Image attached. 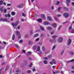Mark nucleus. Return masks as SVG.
<instances>
[{
	"label": "nucleus",
	"instance_id": "f257e3e1",
	"mask_svg": "<svg viewBox=\"0 0 74 74\" xmlns=\"http://www.w3.org/2000/svg\"><path fill=\"white\" fill-rule=\"evenodd\" d=\"M69 14L66 13H65L63 14V16L65 18H68V17H69Z\"/></svg>",
	"mask_w": 74,
	"mask_h": 74
},
{
	"label": "nucleus",
	"instance_id": "f03ea898",
	"mask_svg": "<svg viewBox=\"0 0 74 74\" xmlns=\"http://www.w3.org/2000/svg\"><path fill=\"white\" fill-rule=\"evenodd\" d=\"M16 35L17 36H18V38L19 39L20 38H21V36L20 35V33L18 31H17L16 32Z\"/></svg>",
	"mask_w": 74,
	"mask_h": 74
},
{
	"label": "nucleus",
	"instance_id": "7ed1b4c3",
	"mask_svg": "<svg viewBox=\"0 0 74 74\" xmlns=\"http://www.w3.org/2000/svg\"><path fill=\"white\" fill-rule=\"evenodd\" d=\"M62 41H63V38L62 37L59 38L58 40V41L60 42H62Z\"/></svg>",
	"mask_w": 74,
	"mask_h": 74
},
{
	"label": "nucleus",
	"instance_id": "20e7f679",
	"mask_svg": "<svg viewBox=\"0 0 74 74\" xmlns=\"http://www.w3.org/2000/svg\"><path fill=\"white\" fill-rule=\"evenodd\" d=\"M71 43V40L70 39H69L68 42L67 43V45H69Z\"/></svg>",
	"mask_w": 74,
	"mask_h": 74
},
{
	"label": "nucleus",
	"instance_id": "39448f33",
	"mask_svg": "<svg viewBox=\"0 0 74 74\" xmlns=\"http://www.w3.org/2000/svg\"><path fill=\"white\" fill-rule=\"evenodd\" d=\"M66 4L68 6H69V3H70V2H71V1H70V0H66Z\"/></svg>",
	"mask_w": 74,
	"mask_h": 74
},
{
	"label": "nucleus",
	"instance_id": "423d86ee",
	"mask_svg": "<svg viewBox=\"0 0 74 74\" xmlns=\"http://www.w3.org/2000/svg\"><path fill=\"white\" fill-rule=\"evenodd\" d=\"M52 26H53V27H56L57 25L56 23H54L52 25Z\"/></svg>",
	"mask_w": 74,
	"mask_h": 74
},
{
	"label": "nucleus",
	"instance_id": "0eeeda50",
	"mask_svg": "<svg viewBox=\"0 0 74 74\" xmlns=\"http://www.w3.org/2000/svg\"><path fill=\"white\" fill-rule=\"evenodd\" d=\"M47 19L49 21H51L52 20V18L50 16H48L47 17Z\"/></svg>",
	"mask_w": 74,
	"mask_h": 74
},
{
	"label": "nucleus",
	"instance_id": "6e6552de",
	"mask_svg": "<svg viewBox=\"0 0 74 74\" xmlns=\"http://www.w3.org/2000/svg\"><path fill=\"white\" fill-rule=\"evenodd\" d=\"M23 4H21L20 5H18L17 6V7L18 8H22L23 7Z\"/></svg>",
	"mask_w": 74,
	"mask_h": 74
},
{
	"label": "nucleus",
	"instance_id": "1a4fd4ad",
	"mask_svg": "<svg viewBox=\"0 0 74 74\" xmlns=\"http://www.w3.org/2000/svg\"><path fill=\"white\" fill-rule=\"evenodd\" d=\"M3 8H3V7L2 6L1 8H0V11H1V12H4Z\"/></svg>",
	"mask_w": 74,
	"mask_h": 74
},
{
	"label": "nucleus",
	"instance_id": "9d476101",
	"mask_svg": "<svg viewBox=\"0 0 74 74\" xmlns=\"http://www.w3.org/2000/svg\"><path fill=\"white\" fill-rule=\"evenodd\" d=\"M44 24L45 25H49V23L48 22L45 21L44 22Z\"/></svg>",
	"mask_w": 74,
	"mask_h": 74
},
{
	"label": "nucleus",
	"instance_id": "9b49d317",
	"mask_svg": "<svg viewBox=\"0 0 74 74\" xmlns=\"http://www.w3.org/2000/svg\"><path fill=\"white\" fill-rule=\"evenodd\" d=\"M36 51H40V47L39 46H38V48Z\"/></svg>",
	"mask_w": 74,
	"mask_h": 74
},
{
	"label": "nucleus",
	"instance_id": "f8f14e48",
	"mask_svg": "<svg viewBox=\"0 0 74 74\" xmlns=\"http://www.w3.org/2000/svg\"><path fill=\"white\" fill-rule=\"evenodd\" d=\"M42 16V18L43 19H45V15L44 14H42L41 15Z\"/></svg>",
	"mask_w": 74,
	"mask_h": 74
},
{
	"label": "nucleus",
	"instance_id": "ddd939ff",
	"mask_svg": "<svg viewBox=\"0 0 74 74\" xmlns=\"http://www.w3.org/2000/svg\"><path fill=\"white\" fill-rule=\"evenodd\" d=\"M18 23H19V22L16 21L15 24V26H17L18 25Z\"/></svg>",
	"mask_w": 74,
	"mask_h": 74
},
{
	"label": "nucleus",
	"instance_id": "4468645a",
	"mask_svg": "<svg viewBox=\"0 0 74 74\" xmlns=\"http://www.w3.org/2000/svg\"><path fill=\"white\" fill-rule=\"evenodd\" d=\"M52 62H53L54 64H56V62L55 61V60L54 59H53V60H52Z\"/></svg>",
	"mask_w": 74,
	"mask_h": 74
},
{
	"label": "nucleus",
	"instance_id": "2eb2a0df",
	"mask_svg": "<svg viewBox=\"0 0 74 74\" xmlns=\"http://www.w3.org/2000/svg\"><path fill=\"white\" fill-rule=\"evenodd\" d=\"M3 21H5V22H7V18H5L3 19Z\"/></svg>",
	"mask_w": 74,
	"mask_h": 74
},
{
	"label": "nucleus",
	"instance_id": "dca6fc26",
	"mask_svg": "<svg viewBox=\"0 0 74 74\" xmlns=\"http://www.w3.org/2000/svg\"><path fill=\"white\" fill-rule=\"evenodd\" d=\"M11 14L12 16H14V15H15V13L14 12H12Z\"/></svg>",
	"mask_w": 74,
	"mask_h": 74
},
{
	"label": "nucleus",
	"instance_id": "f3484780",
	"mask_svg": "<svg viewBox=\"0 0 74 74\" xmlns=\"http://www.w3.org/2000/svg\"><path fill=\"white\" fill-rule=\"evenodd\" d=\"M43 62L45 64H47V63H48V62H47V61H46V60H44L43 61Z\"/></svg>",
	"mask_w": 74,
	"mask_h": 74
},
{
	"label": "nucleus",
	"instance_id": "a211bd4d",
	"mask_svg": "<svg viewBox=\"0 0 74 74\" xmlns=\"http://www.w3.org/2000/svg\"><path fill=\"white\" fill-rule=\"evenodd\" d=\"M33 43V42L32 41H29V43L30 45V44H32Z\"/></svg>",
	"mask_w": 74,
	"mask_h": 74
},
{
	"label": "nucleus",
	"instance_id": "6ab92c4d",
	"mask_svg": "<svg viewBox=\"0 0 74 74\" xmlns=\"http://www.w3.org/2000/svg\"><path fill=\"white\" fill-rule=\"evenodd\" d=\"M40 29L42 30H44V28L42 26H40Z\"/></svg>",
	"mask_w": 74,
	"mask_h": 74
},
{
	"label": "nucleus",
	"instance_id": "aec40b11",
	"mask_svg": "<svg viewBox=\"0 0 74 74\" xmlns=\"http://www.w3.org/2000/svg\"><path fill=\"white\" fill-rule=\"evenodd\" d=\"M52 38L55 39V38H56V37H57V36L56 35L53 36H52Z\"/></svg>",
	"mask_w": 74,
	"mask_h": 74
},
{
	"label": "nucleus",
	"instance_id": "412c9836",
	"mask_svg": "<svg viewBox=\"0 0 74 74\" xmlns=\"http://www.w3.org/2000/svg\"><path fill=\"white\" fill-rule=\"evenodd\" d=\"M37 21L38 22H42V19H41L40 18L39 19H38V20H37Z\"/></svg>",
	"mask_w": 74,
	"mask_h": 74
},
{
	"label": "nucleus",
	"instance_id": "4be33fe9",
	"mask_svg": "<svg viewBox=\"0 0 74 74\" xmlns=\"http://www.w3.org/2000/svg\"><path fill=\"white\" fill-rule=\"evenodd\" d=\"M52 29V27H51L49 26L47 27V29H48V30H51Z\"/></svg>",
	"mask_w": 74,
	"mask_h": 74
},
{
	"label": "nucleus",
	"instance_id": "5701e85b",
	"mask_svg": "<svg viewBox=\"0 0 74 74\" xmlns=\"http://www.w3.org/2000/svg\"><path fill=\"white\" fill-rule=\"evenodd\" d=\"M3 3V1L2 0H1L0 1V5H2Z\"/></svg>",
	"mask_w": 74,
	"mask_h": 74
},
{
	"label": "nucleus",
	"instance_id": "b1692460",
	"mask_svg": "<svg viewBox=\"0 0 74 74\" xmlns=\"http://www.w3.org/2000/svg\"><path fill=\"white\" fill-rule=\"evenodd\" d=\"M15 37V35H14V34L13 35V36H12V40H14Z\"/></svg>",
	"mask_w": 74,
	"mask_h": 74
},
{
	"label": "nucleus",
	"instance_id": "393cba45",
	"mask_svg": "<svg viewBox=\"0 0 74 74\" xmlns=\"http://www.w3.org/2000/svg\"><path fill=\"white\" fill-rule=\"evenodd\" d=\"M38 34H36L34 35V37H38Z\"/></svg>",
	"mask_w": 74,
	"mask_h": 74
},
{
	"label": "nucleus",
	"instance_id": "a878e982",
	"mask_svg": "<svg viewBox=\"0 0 74 74\" xmlns=\"http://www.w3.org/2000/svg\"><path fill=\"white\" fill-rule=\"evenodd\" d=\"M32 66H33V64L32 63H31L30 65L29 66V67H32Z\"/></svg>",
	"mask_w": 74,
	"mask_h": 74
},
{
	"label": "nucleus",
	"instance_id": "bb28decb",
	"mask_svg": "<svg viewBox=\"0 0 74 74\" xmlns=\"http://www.w3.org/2000/svg\"><path fill=\"white\" fill-rule=\"evenodd\" d=\"M69 53L71 55H74V53L73 52H70Z\"/></svg>",
	"mask_w": 74,
	"mask_h": 74
},
{
	"label": "nucleus",
	"instance_id": "cd10ccee",
	"mask_svg": "<svg viewBox=\"0 0 74 74\" xmlns=\"http://www.w3.org/2000/svg\"><path fill=\"white\" fill-rule=\"evenodd\" d=\"M42 50L43 51H45V48L44 46L42 47Z\"/></svg>",
	"mask_w": 74,
	"mask_h": 74
},
{
	"label": "nucleus",
	"instance_id": "c85d7f7f",
	"mask_svg": "<svg viewBox=\"0 0 74 74\" xmlns=\"http://www.w3.org/2000/svg\"><path fill=\"white\" fill-rule=\"evenodd\" d=\"M9 66H8V65H7L6 66L5 69V71H7V68Z\"/></svg>",
	"mask_w": 74,
	"mask_h": 74
},
{
	"label": "nucleus",
	"instance_id": "c756f323",
	"mask_svg": "<svg viewBox=\"0 0 74 74\" xmlns=\"http://www.w3.org/2000/svg\"><path fill=\"white\" fill-rule=\"evenodd\" d=\"M62 27V25H60V26L59 27V28H58V30H60V28H61V27Z\"/></svg>",
	"mask_w": 74,
	"mask_h": 74
},
{
	"label": "nucleus",
	"instance_id": "7c9ffc66",
	"mask_svg": "<svg viewBox=\"0 0 74 74\" xmlns=\"http://www.w3.org/2000/svg\"><path fill=\"white\" fill-rule=\"evenodd\" d=\"M59 72H60V71L58 70L56 71V73H57V74H58V73H59Z\"/></svg>",
	"mask_w": 74,
	"mask_h": 74
},
{
	"label": "nucleus",
	"instance_id": "2f4dec72",
	"mask_svg": "<svg viewBox=\"0 0 74 74\" xmlns=\"http://www.w3.org/2000/svg\"><path fill=\"white\" fill-rule=\"evenodd\" d=\"M25 38H28V35L27 34H26L25 36Z\"/></svg>",
	"mask_w": 74,
	"mask_h": 74
},
{
	"label": "nucleus",
	"instance_id": "473e14b6",
	"mask_svg": "<svg viewBox=\"0 0 74 74\" xmlns=\"http://www.w3.org/2000/svg\"><path fill=\"white\" fill-rule=\"evenodd\" d=\"M36 45H34L33 46V49H35L36 48Z\"/></svg>",
	"mask_w": 74,
	"mask_h": 74
},
{
	"label": "nucleus",
	"instance_id": "72a5a7b5",
	"mask_svg": "<svg viewBox=\"0 0 74 74\" xmlns=\"http://www.w3.org/2000/svg\"><path fill=\"white\" fill-rule=\"evenodd\" d=\"M6 11H7V9H4V10H3V12H5V13H6Z\"/></svg>",
	"mask_w": 74,
	"mask_h": 74
},
{
	"label": "nucleus",
	"instance_id": "f704fd0d",
	"mask_svg": "<svg viewBox=\"0 0 74 74\" xmlns=\"http://www.w3.org/2000/svg\"><path fill=\"white\" fill-rule=\"evenodd\" d=\"M60 9H61V8H58V11H60Z\"/></svg>",
	"mask_w": 74,
	"mask_h": 74
},
{
	"label": "nucleus",
	"instance_id": "c9c22d12",
	"mask_svg": "<svg viewBox=\"0 0 74 74\" xmlns=\"http://www.w3.org/2000/svg\"><path fill=\"white\" fill-rule=\"evenodd\" d=\"M72 28V27L71 26H70V27L69 28V30H71V29Z\"/></svg>",
	"mask_w": 74,
	"mask_h": 74
},
{
	"label": "nucleus",
	"instance_id": "e433bc0d",
	"mask_svg": "<svg viewBox=\"0 0 74 74\" xmlns=\"http://www.w3.org/2000/svg\"><path fill=\"white\" fill-rule=\"evenodd\" d=\"M60 3V2H59V1H57L56 5H58V4H59Z\"/></svg>",
	"mask_w": 74,
	"mask_h": 74
},
{
	"label": "nucleus",
	"instance_id": "4c0bfd02",
	"mask_svg": "<svg viewBox=\"0 0 74 74\" xmlns=\"http://www.w3.org/2000/svg\"><path fill=\"white\" fill-rule=\"evenodd\" d=\"M7 16L8 17H11V15L10 14H8L7 15Z\"/></svg>",
	"mask_w": 74,
	"mask_h": 74
},
{
	"label": "nucleus",
	"instance_id": "58836bf2",
	"mask_svg": "<svg viewBox=\"0 0 74 74\" xmlns=\"http://www.w3.org/2000/svg\"><path fill=\"white\" fill-rule=\"evenodd\" d=\"M33 34V32L32 31H30V34L31 35H32V34Z\"/></svg>",
	"mask_w": 74,
	"mask_h": 74
},
{
	"label": "nucleus",
	"instance_id": "ea45409f",
	"mask_svg": "<svg viewBox=\"0 0 74 74\" xmlns=\"http://www.w3.org/2000/svg\"><path fill=\"white\" fill-rule=\"evenodd\" d=\"M23 42V40H20L19 41L20 43H22Z\"/></svg>",
	"mask_w": 74,
	"mask_h": 74
},
{
	"label": "nucleus",
	"instance_id": "a19ab883",
	"mask_svg": "<svg viewBox=\"0 0 74 74\" xmlns=\"http://www.w3.org/2000/svg\"><path fill=\"white\" fill-rule=\"evenodd\" d=\"M11 4L8 3L7 4V6H11Z\"/></svg>",
	"mask_w": 74,
	"mask_h": 74
},
{
	"label": "nucleus",
	"instance_id": "79ce46f5",
	"mask_svg": "<svg viewBox=\"0 0 74 74\" xmlns=\"http://www.w3.org/2000/svg\"><path fill=\"white\" fill-rule=\"evenodd\" d=\"M12 26H13V27L15 26V24H14V23H12Z\"/></svg>",
	"mask_w": 74,
	"mask_h": 74
},
{
	"label": "nucleus",
	"instance_id": "37998d69",
	"mask_svg": "<svg viewBox=\"0 0 74 74\" xmlns=\"http://www.w3.org/2000/svg\"><path fill=\"white\" fill-rule=\"evenodd\" d=\"M15 46L16 47V48H18V45H15Z\"/></svg>",
	"mask_w": 74,
	"mask_h": 74
},
{
	"label": "nucleus",
	"instance_id": "c03bdc74",
	"mask_svg": "<svg viewBox=\"0 0 74 74\" xmlns=\"http://www.w3.org/2000/svg\"><path fill=\"white\" fill-rule=\"evenodd\" d=\"M55 46H54L52 49V50H53V49H54L55 48Z\"/></svg>",
	"mask_w": 74,
	"mask_h": 74
},
{
	"label": "nucleus",
	"instance_id": "a18cd8bd",
	"mask_svg": "<svg viewBox=\"0 0 74 74\" xmlns=\"http://www.w3.org/2000/svg\"><path fill=\"white\" fill-rule=\"evenodd\" d=\"M51 32V34H53V33H54V32Z\"/></svg>",
	"mask_w": 74,
	"mask_h": 74
},
{
	"label": "nucleus",
	"instance_id": "49530a36",
	"mask_svg": "<svg viewBox=\"0 0 74 74\" xmlns=\"http://www.w3.org/2000/svg\"><path fill=\"white\" fill-rule=\"evenodd\" d=\"M34 16H36V17H37V16H38V15L37 14H34Z\"/></svg>",
	"mask_w": 74,
	"mask_h": 74
},
{
	"label": "nucleus",
	"instance_id": "de8ad7c7",
	"mask_svg": "<svg viewBox=\"0 0 74 74\" xmlns=\"http://www.w3.org/2000/svg\"><path fill=\"white\" fill-rule=\"evenodd\" d=\"M22 16H25V13H23L22 14Z\"/></svg>",
	"mask_w": 74,
	"mask_h": 74
},
{
	"label": "nucleus",
	"instance_id": "09e8293b",
	"mask_svg": "<svg viewBox=\"0 0 74 74\" xmlns=\"http://www.w3.org/2000/svg\"><path fill=\"white\" fill-rule=\"evenodd\" d=\"M33 71H36V70L34 68L33 69Z\"/></svg>",
	"mask_w": 74,
	"mask_h": 74
},
{
	"label": "nucleus",
	"instance_id": "8fccbe9b",
	"mask_svg": "<svg viewBox=\"0 0 74 74\" xmlns=\"http://www.w3.org/2000/svg\"><path fill=\"white\" fill-rule=\"evenodd\" d=\"M50 42H53V40H52L51 39L50 40Z\"/></svg>",
	"mask_w": 74,
	"mask_h": 74
},
{
	"label": "nucleus",
	"instance_id": "3c124183",
	"mask_svg": "<svg viewBox=\"0 0 74 74\" xmlns=\"http://www.w3.org/2000/svg\"><path fill=\"white\" fill-rule=\"evenodd\" d=\"M3 70V69H2L0 70V74H1V70Z\"/></svg>",
	"mask_w": 74,
	"mask_h": 74
},
{
	"label": "nucleus",
	"instance_id": "603ef678",
	"mask_svg": "<svg viewBox=\"0 0 74 74\" xmlns=\"http://www.w3.org/2000/svg\"><path fill=\"white\" fill-rule=\"evenodd\" d=\"M36 41H39V38H37V39H36Z\"/></svg>",
	"mask_w": 74,
	"mask_h": 74
},
{
	"label": "nucleus",
	"instance_id": "864d4df0",
	"mask_svg": "<svg viewBox=\"0 0 74 74\" xmlns=\"http://www.w3.org/2000/svg\"><path fill=\"white\" fill-rule=\"evenodd\" d=\"M40 37H44V35L43 34H41Z\"/></svg>",
	"mask_w": 74,
	"mask_h": 74
},
{
	"label": "nucleus",
	"instance_id": "5fc2aeb1",
	"mask_svg": "<svg viewBox=\"0 0 74 74\" xmlns=\"http://www.w3.org/2000/svg\"><path fill=\"white\" fill-rule=\"evenodd\" d=\"M54 19L56 21H57V20H58V18L56 17H54Z\"/></svg>",
	"mask_w": 74,
	"mask_h": 74
},
{
	"label": "nucleus",
	"instance_id": "6e6d98bb",
	"mask_svg": "<svg viewBox=\"0 0 74 74\" xmlns=\"http://www.w3.org/2000/svg\"><path fill=\"white\" fill-rule=\"evenodd\" d=\"M64 53V50H62V52L61 53V55H62L63 53Z\"/></svg>",
	"mask_w": 74,
	"mask_h": 74
},
{
	"label": "nucleus",
	"instance_id": "4d7b16f0",
	"mask_svg": "<svg viewBox=\"0 0 74 74\" xmlns=\"http://www.w3.org/2000/svg\"><path fill=\"white\" fill-rule=\"evenodd\" d=\"M57 16L58 17H60V16H61V14H58L57 15Z\"/></svg>",
	"mask_w": 74,
	"mask_h": 74
},
{
	"label": "nucleus",
	"instance_id": "13d9d810",
	"mask_svg": "<svg viewBox=\"0 0 74 74\" xmlns=\"http://www.w3.org/2000/svg\"><path fill=\"white\" fill-rule=\"evenodd\" d=\"M30 71L29 70L27 71V73H30Z\"/></svg>",
	"mask_w": 74,
	"mask_h": 74
},
{
	"label": "nucleus",
	"instance_id": "bf43d9fd",
	"mask_svg": "<svg viewBox=\"0 0 74 74\" xmlns=\"http://www.w3.org/2000/svg\"><path fill=\"white\" fill-rule=\"evenodd\" d=\"M28 53H29V55H30V54L32 53L30 52L29 51L28 52Z\"/></svg>",
	"mask_w": 74,
	"mask_h": 74
},
{
	"label": "nucleus",
	"instance_id": "052dcab7",
	"mask_svg": "<svg viewBox=\"0 0 74 74\" xmlns=\"http://www.w3.org/2000/svg\"><path fill=\"white\" fill-rule=\"evenodd\" d=\"M50 64H51V65H52V64H53V63H52V62H50Z\"/></svg>",
	"mask_w": 74,
	"mask_h": 74
},
{
	"label": "nucleus",
	"instance_id": "680f3d73",
	"mask_svg": "<svg viewBox=\"0 0 74 74\" xmlns=\"http://www.w3.org/2000/svg\"><path fill=\"white\" fill-rule=\"evenodd\" d=\"M29 60H32V59L31 58H30V57H29Z\"/></svg>",
	"mask_w": 74,
	"mask_h": 74
},
{
	"label": "nucleus",
	"instance_id": "e2e57ef3",
	"mask_svg": "<svg viewBox=\"0 0 74 74\" xmlns=\"http://www.w3.org/2000/svg\"><path fill=\"white\" fill-rule=\"evenodd\" d=\"M72 70H74V66H72Z\"/></svg>",
	"mask_w": 74,
	"mask_h": 74
},
{
	"label": "nucleus",
	"instance_id": "0e129e2a",
	"mask_svg": "<svg viewBox=\"0 0 74 74\" xmlns=\"http://www.w3.org/2000/svg\"><path fill=\"white\" fill-rule=\"evenodd\" d=\"M73 61H74V59H73V60H71L70 61V62H73Z\"/></svg>",
	"mask_w": 74,
	"mask_h": 74
},
{
	"label": "nucleus",
	"instance_id": "69168bd1",
	"mask_svg": "<svg viewBox=\"0 0 74 74\" xmlns=\"http://www.w3.org/2000/svg\"><path fill=\"white\" fill-rule=\"evenodd\" d=\"M13 20H14V19H13V18H12L11 19V21L12 22L13 21Z\"/></svg>",
	"mask_w": 74,
	"mask_h": 74
},
{
	"label": "nucleus",
	"instance_id": "338daca9",
	"mask_svg": "<svg viewBox=\"0 0 74 74\" xmlns=\"http://www.w3.org/2000/svg\"><path fill=\"white\" fill-rule=\"evenodd\" d=\"M51 8L52 10H53V6H52L51 7Z\"/></svg>",
	"mask_w": 74,
	"mask_h": 74
},
{
	"label": "nucleus",
	"instance_id": "774afa93",
	"mask_svg": "<svg viewBox=\"0 0 74 74\" xmlns=\"http://www.w3.org/2000/svg\"><path fill=\"white\" fill-rule=\"evenodd\" d=\"M71 4H72V5H73L74 6V2H73Z\"/></svg>",
	"mask_w": 74,
	"mask_h": 74
}]
</instances>
